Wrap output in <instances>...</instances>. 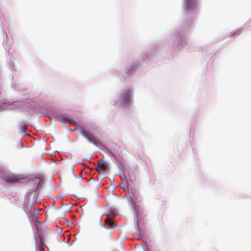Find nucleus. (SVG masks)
<instances>
[{
    "label": "nucleus",
    "instance_id": "nucleus-1",
    "mask_svg": "<svg viewBox=\"0 0 251 251\" xmlns=\"http://www.w3.org/2000/svg\"><path fill=\"white\" fill-rule=\"evenodd\" d=\"M80 133L91 143L97 145L99 143V140L90 131L86 130L84 128L80 127Z\"/></svg>",
    "mask_w": 251,
    "mask_h": 251
},
{
    "label": "nucleus",
    "instance_id": "nucleus-2",
    "mask_svg": "<svg viewBox=\"0 0 251 251\" xmlns=\"http://www.w3.org/2000/svg\"><path fill=\"white\" fill-rule=\"evenodd\" d=\"M130 91L129 90L125 91L122 93L119 98V102L121 105H127L129 104L130 100Z\"/></svg>",
    "mask_w": 251,
    "mask_h": 251
},
{
    "label": "nucleus",
    "instance_id": "nucleus-3",
    "mask_svg": "<svg viewBox=\"0 0 251 251\" xmlns=\"http://www.w3.org/2000/svg\"><path fill=\"white\" fill-rule=\"evenodd\" d=\"M107 169L106 165L102 160H99L96 170L97 171H104Z\"/></svg>",
    "mask_w": 251,
    "mask_h": 251
},
{
    "label": "nucleus",
    "instance_id": "nucleus-4",
    "mask_svg": "<svg viewBox=\"0 0 251 251\" xmlns=\"http://www.w3.org/2000/svg\"><path fill=\"white\" fill-rule=\"evenodd\" d=\"M105 224L107 228H114L115 227V225L113 221L109 217H107L105 219Z\"/></svg>",
    "mask_w": 251,
    "mask_h": 251
},
{
    "label": "nucleus",
    "instance_id": "nucleus-5",
    "mask_svg": "<svg viewBox=\"0 0 251 251\" xmlns=\"http://www.w3.org/2000/svg\"><path fill=\"white\" fill-rule=\"evenodd\" d=\"M19 179L17 176H10L6 178V181L7 182L13 183L17 181Z\"/></svg>",
    "mask_w": 251,
    "mask_h": 251
},
{
    "label": "nucleus",
    "instance_id": "nucleus-6",
    "mask_svg": "<svg viewBox=\"0 0 251 251\" xmlns=\"http://www.w3.org/2000/svg\"><path fill=\"white\" fill-rule=\"evenodd\" d=\"M64 121L65 122H69L70 124H71L72 125H75V126L77 125V123L75 122L74 120L70 119V118H69L68 117L65 118L64 119Z\"/></svg>",
    "mask_w": 251,
    "mask_h": 251
},
{
    "label": "nucleus",
    "instance_id": "nucleus-7",
    "mask_svg": "<svg viewBox=\"0 0 251 251\" xmlns=\"http://www.w3.org/2000/svg\"><path fill=\"white\" fill-rule=\"evenodd\" d=\"M187 0V5L188 8H190L191 6L195 5L196 4V0Z\"/></svg>",
    "mask_w": 251,
    "mask_h": 251
},
{
    "label": "nucleus",
    "instance_id": "nucleus-8",
    "mask_svg": "<svg viewBox=\"0 0 251 251\" xmlns=\"http://www.w3.org/2000/svg\"><path fill=\"white\" fill-rule=\"evenodd\" d=\"M38 237L39 238V243L38 245H44V238L43 236L40 234L38 235Z\"/></svg>",
    "mask_w": 251,
    "mask_h": 251
},
{
    "label": "nucleus",
    "instance_id": "nucleus-9",
    "mask_svg": "<svg viewBox=\"0 0 251 251\" xmlns=\"http://www.w3.org/2000/svg\"><path fill=\"white\" fill-rule=\"evenodd\" d=\"M44 245H38V249L39 251H45V249L43 248Z\"/></svg>",
    "mask_w": 251,
    "mask_h": 251
},
{
    "label": "nucleus",
    "instance_id": "nucleus-10",
    "mask_svg": "<svg viewBox=\"0 0 251 251\" xmlns=\"http://www.w3.org/2000/svg\"><path fill=\"white\" fill-rule=\"evenodd\" d=\"M132 201L133 203H134L135 204L136 203V201H134L133 199H132Z\"/></svg>",
    "mask_w": 251,
    "mask_h": 251
}]
</instances>
